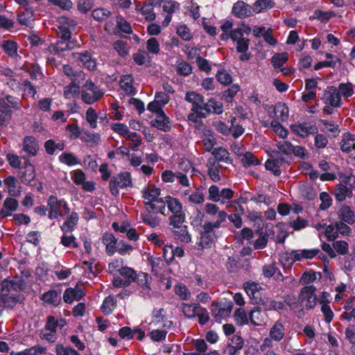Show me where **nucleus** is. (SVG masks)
Masks as SVG:
<instances>
[{
    "mask_svg": "<svg viewBox=\"0 0 355 355\" xmlns=\"http://www.w3.org/2000/svg\"><path fill=\"white\" fill-rule=\"evenodd\" d=\"M201 306L198 303H193V304H182V309L184 315L187 318H193L196 316V311L200 309Z\"/></svg>",
    "mask_w": 355,
    "mask_h": 355,
    "instance_id": "ea45409f",
    "label": "nucleus"
},
{
    "mask_svg": "<svg viewBox=\"0 0 355 355\" xmlns=\"http://www.w3.org/2000/svg\"><path fill=\"white\" fill-rule=\"evenodd\" d=\"M200 238L198 245L202 248H210L214 241V234L200 233Z\"/></svg>",
    "mask_w": 355,
    "mask_h": 355,
    "instance_id": "09e8293b",
    "label": "nucleus"
},
{
    "mask_svg": "<svg viewBox=\"0 0 355 355\" xmlns=\"http://www.w3.org/2000/svg\"><path fill=\"white\" fill-rule=\"evenodd\" d=\"M352 195V189L345 185L338 184L335 188L334 196L337 201L343 202L345 200L346 197L350 198Z\"/></svg>",
    "mask_w": 355,
    "mask_h": 355,
    "instance_id": "2f4dec72",
    "label": "nucleus"
},
{
    "mask_svg": "<svg viewBox=\"0 0 355 355\" xmlns=\"http://www.w3.org/2000/svg\"><path fill=\"white\" fill-rule=\"evenodd\" d=\"M233 308V302L224 299L220 302H213L211 305V313L216 321L229 316Z\"/></svg>",
    "mask_w": 355,
    "mask_h": 355,
    "instance_id": "7ed1b4c3",
    "label": "nucleus"
},
{
    "mask_svg": "<svg viewBox=\"0 0 355 355\" xmlns=\"http://www.w3.org/2000/svg\"><path fill=\"white\" fill-rule=\"evenodd\" d=\"M164 313V309L163 308H154L151 313V321L149 324L157 326L163 322L164 319H166Z\"/></svg>",
    "mask_w": 355,
    "mask_h": 355,
    "instance_id": "79ce46f5",
    "label": "nucleus"
},
{
    "mask_svg": "<svg viewBox=\"0 0 355 355\" xmlns=\"http://www.w3.org/2000/svg\"><path fill=\"white\" fill-rule=\"evenodd\" d=\"M64 199H58L56 196L51 195L47 200V207L49 208L48 217L49 219H57L60 216L63 217L61 211Z\"/></svg>",
    "mask_w": 355,
    "mask_h": 355,
    "instance_id": "0eeeda50",
    "label": "nucleus"
},
{
    "mask_svg": "<svg viewBox=\"0 0 355 355\" xmlns=\"http://www.w3.org/2000/svg\"><path fill=\"white\" fill-rule=\"evenodd\" d=\"M101 136L98 133H92L87 130L83 131L80 140L86 143H92L97 145L100 141Z\"/></svg>",
    "mask_w": 355,
    "mask_h": 355,
    "instance_id": "864d4df0",
    "label": "nucleus"
},
{
    "mask_svg": "<svg viewBox=\"0 0 355 355\" xmlns=\"http://www.w3.org/2000/svg\"><path fill=\"white\" fill-rule=\"evenodd\" d=\"M132 187V177L129 172H121L112 176L109 183L110 193L115 197L119 193V188L126 189Z\"/></svg>",
    "mask_w": 355,
    "mask_h": 355,
    "instance_id": "f03ea898",
    "label": "nucleus"
},
{
    "mask_svg": "<svg viewBox=\"0 0 355 355\" xmlns=\"http://www.w3.org/2000/svg\"><path fill=\"white\" fill-rule=\"evenodd\" d=\"M340 94V97L343 96L347 98L351 97L354 94V85L352 83H340L337 88Z\"/></svg>",
    "mask_w": 355,
    "mask_h": 355,
    "instance_id": "c03bdc74",
    "label": "nucleus"
},
{
    "mask_svg": "<svg viewBox=\"0 0 355 355\" xmlns=\"http://www.w3.org/2000/svg\"><path fill=\"white\" fill-rule=\"evenodd\" d=\"M173 236L182 242L189 243L191 241V235L188 231V226L183 225L181 227L175 228L172 230Z\"/></svg>",
    "mask_w": 355,
    "mask_h": 355,
    "instance_id": "473e14b6",
    "label": "nucleus"
},
{
    "mask_svg": "<svg viewBox=\"0 0 355 355\" xmlns=\"http://www.w3.org/2000/svg\"><path fill=\"white\" fill-rule=\"evenodd\" d=\"M151 125L163 132H168L171 129V122L165 113L156 116L150 122Z\"/></svg>",
    "mask_w": 355,
    "mask_h": 355,
    "instance_id": "aec40b11",
    "label": "nucleus"
},
{
    "mask_svg": "<svg viewBox=\"0 0 355 355\" xmlns=\"http://www.w3.org/2000/svg\"><path fill=\"white\" fill-rule=\"evenodd\" d=\"M193 343L197 354L206 355V351L208 349V345L204 339H193Z\"/></svg>",
    "mask_w": 355,
    "mask_h": 355,
    "instance_id": "774afa93",
    "label": "nucleus"
},
{
    "mask_svg": "<svg viewBox=\"0 0 355 355\" xmlns=\"http://www.w3.org/2000/svg\"><path fill=\"white\" fill-rule=\"evenodd\" d=\"M23 150L27 153L30 156L34 157L37 155L39 150V144L33 136H26L23 139Z\"/></svg>",
    "mask_w": 355,
    "mask_h": 355,
    "instance_id": "4be33fe9",
    "label": "nucleus"
},
{
    "mask_svg": "<svg viewBox=\"0 0 355 355\" xmlns=\"http://www.w3.org/2000/svg\"><path fill=\"white\" fill-rule=\"evenodd\" d=\"M184 100L192 104V108L191 110V112L202 110V107L205 101L202 95L194 91H189L185 94Z\"/></svg>",
    "mask_w": 355,
    "mask_h": 355,
    "instance_id": "9b49d317",
    "label": "nucleus"
},
{
    "mask_svg": "<svg viewBox=\"0 0 355 355\" xmlns=\"http://www.w3.org/2000/svg\"><path fill=\"white\" fill-rule=\"evenodd\" d=\"M18 201L11 197H7L3 203V207L0 211V219L11 216L12 212L18 208Z\"/></svg>",
    "mask_w": 355,
    "mask_h": 355,
    "instance_id": "412c9836",
    "label": "nucleus"
},
{
    "mask_svg": "<svg viewBox=\"0 0 355 355\" xmlns=\"http://www.w3.org/2000/svg\"><path fill=\"white\" fill-rule=\"evenodd\" d=\"M0 100L6 102L10 106V109L13 108L15 110H21V101L16 96L6 94L4 97L0 98Z\"/></svg>",
    "mask_w": 355,
    "mask_h": 355,
    "instance_id": "bf43d9fd",
    "label": "nucleus"
},
{
    "mask_svg": "<svg viewBox=\"0 0 355 355\" xmlns=\"http://www.w3.org/2000/svg\"><path fill=\"white\" fill-rule=\"evenodd\" d=\"M176 72L178 75L188 76L192 73V67L189 62L182 61L178 62Z\"/></svg>",
    "mask_w": 355,
    "mask_h": 355,
    "instance_id": "e2e57ef3",
    "label": "nucleus"
},
{
    "mask_svg": "<svg viewBox=\"0 0 355 355\" xmlns=\"http://www.w3.org/2000/svg\"><path fill=\"white\" fill-rule=\"evenodd\" d=\"M285 328L283 323L277 320L275 322L269 331V336L276 342L281 341L284 337Z\"/></svg>",
    "mask_w": 355,
    "mask_h": 355,
    "instance_id": "bb28decb",
    "label": "nucleus"
},
{
    "mask_svg": "<svg viewBox=\"0 0 355 355\" xmlns=\"http://www.w3.org/2000/svg\"><path fill=\"white\" fill-rule=\"evenodd\" d=\"M186 220V214L184 212L173 214L168 218V223L173 228L181 227L183 226Z\"/></svg>",
    "mask_w": 355,
    "mask_h": 355,
    "instance_id": "37998d69",
    "label": "nucleus"
},
{
    "mask_svg": "<svg viewBox=\"0 0 355 355\" xmlns=\"http://www.w3.org/2000/svg\"><path fill=\"white\" fill-rule=\"evenodd\" d=\"M63 73L68 76L71 80H78V78L84 79L85 73L80 70L74 71L69 64H64L62 67Z\"/></svg>",
    "mask_w": 355,
    "mask_h": 355,
    "instance_id": "49530a36",
    "label": "nucleus"
},
{
    "mask_svg": "<svg viewBox=\"0 0 355 355\" xmlns=\"http://www.w3.org/2000/svg\"><path fill=\"white\" fill-rule=\"evenodd\" d=\"M78 220V214L77 212L72 211L67 220L63 223L62 225L60 226L61 231L64 234L72 232L75 230Z\"/></svg>",
    "mask_w": 355,
    "mask_h": 355,
    "instance_id": "a878e982",
    "label": "nucleus"
},
{
    "mask_svg": "<svg viewBox=\"0 0 355 355\" xmlns=\"http://www.w3.org/2000/svg\"><path fill=\"white\" fill-rule=\"evenodd\" d=\"M249 319L252 324L260 326L264 322V315L262 313L261 308L255 306L249 314Z\"/></svg>",
    "mask_w": 355,
    "mask_h": 355,
    "instance_id": "c9c22d12",
    "label": "nucleus"
},
{
    "mask_svg": "<svg viewBox=\"0 0 355 355\" xmlns=\"http://www.w3.org/2000/svg\"><path fill=\"white\" fill-rule=\"evenodd\" d=\"M216 78L217 81L224 86H230L233 82L232 75L223 68L218 70Z\"/></svg>",
    "mask_w": 355,
    "mask_h": 355,
    "instance_id": "4c0bfd02",
    "label": "nucleus"
},
{
    "mask_svg": "<svg viewBox=\"0 0 355 355\" xmlns=\"http://www.w3.org/2000/svg\"><path fill=\"white\" fill-rule=\"evenodd\" d=\"M59 161L66 164L67 166H71L80 164L77 157L72 153H63L59 156Z\"/></svg>",
    "mask_w": 355,
    "mask_h": 355,
    "instance_id": "a18cd8bd",
    "label": "nucleus"
},
{
    "mask_svg": "<svg viewBox=\"0 0 355 355\" xmlns=\"http://www.w3.org/2000/svg\"><path fill=\"white\" fill-rule=\"evenodd\" d=\"M236 119L234 116H232L230 119L231 122V126L232 128V134L234 139L239 138L240 136H241L244 132L245 128L243 127L242 125L240 124H236Z\"/></svg>",
    "mask_w": 355,
    "mask_h": 355,
    "instance_id": "69168bd1",
    "label": "nucleus"
},
{
    "mask_svg": "<svg viewBox=\"0 0 355 355\" xmlns=\"http://www.w3.org/2000/svg\"><path fill=\"white\" fill-rule=\"evenodd\" d=\"M338 215L340 221L349 225H353L355 223V214L347 205H343L340 207Z\"/></svg>",
    "mask_w": 355,
    "mask_h": 355,
    "instance_id": "393cba45",
    "label": "nucleus"
},
{
    "mask_svg": "<svg viewBox=\"0 0 355 355\" xmlns=\"http://www.w3.org/2000/svg\"><path fill=\"white\" fill-rule=\"evenodd\" d=\"M291 130L295 135L301 137H307L306 123H295L290 125Z\"/></svg>",
    "mask_w": 355,
    "mask_h": 355,
    "instance_id": "0e129e2a",
    "label": "nucleus"
},
{
    "mask_svg": "<svg viewBox=\"0 0 355 355\" xmlns=\"http://www.w3.org/2000/svg\"><path fill=\"white\" fill-rule=\"evenodd\" d=\"M56 355H80L75 349L70 346L57 344L55 346Z\"/></svg>",
    "mask_w": 355,
    "mask_h": 355,
    "instance_id": "052dcab7",
    "label": "nucleus"
},
{
    "mask_svg": "<svg viewBox=\"0 0 355 355\" xmlns=\"http://www.w3.org/2000/svg\"><path fill=\"white\" fill-rule=\"evenodd\" d=\"M60 294V291L58 292L56 290L50 289L42 295L40 300L51 306L56 307L62 302Z\"/></svg>",
    "mask_w": 355,
    "mask_h": 355,
    "instance_id": "f8f14e48",
    "label": "nucleus"
},
{
    "mask_svg": "<svg viewBox=\"0 0 355 355\" xmlns=\"http://www.w3.org/2000/svg\"><path fill=\"white\" fill-rule=\"evenodd\" d=\"M260 288L259 284L254 282H247L244 284L245 291L250 298L254 300L253 303L255 304H259L262 300Z\"/></svg>",
    "mask_w": 355,
    "mask_h": 355,
    "instance_id": "4468645a",
    "label": "nucleus"
},
{
    "mask_svg": "<svg viewBox=\"0 0 355 355\" xmlns=\"http://www.w3.org/2000/svg\"><path fill=\"white\" fill-rule=\"evenodd\" d=\"M274 112L275 114H279L278 117L282 121L287 120L288 117V107L286 103L281 102L276 103L274 107Z\"/></svg>",
    "mask_w": 355,
    "mask_h": 355,
    "instance_id": "603ef678",
    "label": "nucleus"
},
{
    "mask_svg": "<svg viewBox=\"0 0 355 355\" xmlns=\"http://www.w3.org/2000/svg\"><path fill=\"white\" fill-rule=\"evenodd\" d=\"M73 58L79 60L85 68L89 70H94L96 68V60L92 58V53L89 51L76 53Z\"/></svg>",
    "mask_w": 355,
    "mask_h": 355,
    "instance_id": "ddd939ff",
    "label": "nucleus"
},
{
    "mask_svg": "<svg viewBox=\"0 0 355 355\" xmlns=\"http://www.w3.org/2000/svg\"><path fill=\"white\" fill-rule=\"evenodd\" d=\"M33 10L32 8H26L24 11L17 14V21L25 26H28L31 19L33 17Z\"/></svg>",
    "mask_w": 355,
    "mask_h": 355,
    "instance_id": "de8ad7c7",
    "label": "nucleus"
},
{
    "mask_svg": "<svg viewBox=\"0 0 355 355\" xmlns=\"http://www.w3.org/2000/svg\"><path fill=\"white\" fill-rule=\"evenodd\" d=\"M166 335L167 331L166 329H153L148 334L153 342H161L165 340Z\"/></svg>",
    "mask_w": 355,
    "mask_h": 355,
    "instance_id": "680f3d73",
    "label": "nucleus"
},
{
    "mask_svg": "<svg viewBox=\"0 0 355 355\" xmlns=\"http://www.w3.org/2000/svg\"><path fill=\"white\" fill-rule=\"evenodd\" d=\"M340 150L346 153H349L355 149V138L350 132H345L340 143Z\"/></svg>",
    "mask_w": 355,
    "mask_h": 355,
    "instance_id": "cd10ccee",
    "label": "nucleus"
},
{
    "mask_svg": "<svg viewBox=\"0 0 355 355\" xmlns=\"http://www.w3.org/2000/svg\"><path fill=\"white\" fill-rule=\"evenodd\" d=\"M316 288L313 285L306 286L302 288L299 295V301L304 303L307 310L315 308L318 301L315 295Z\"/></svg>",
    "mask_w": 355,
    "mask_h": 355,
    "instance_id": "39448f33",
    "label": "nucleus"
},
{
    "mask_svg": "<svg viewBox=\"0 0 355 355\" xmlns=\"http://www.w3.org/2000/svg\"><path fill=\"white\" fill-rule=\"evenodd\" d=\"M116 300L114 297L109 295L106 297L101 306V311L105 315H110L112 313L114 307L116 306Z\"/></svg>",
    "mask_w": 355,
    "mask_h": 355,
    "instance_id": "a19ab883",
    "label": "nucleus"
},
{
    "mask_svg": "<svg viewBox=\"0 0 355 355\" xmlns=\"http://www.w3.org/2000/svg\"><path fill=\"white\" fill-rule=\"evenodd\" d=\"M155 214L149 210V207H146L145 211L141 213L140 218L145 225L154 228L160 223L159 217Z\"/></svg>",
    "mask_w": 355,
    "mask_h": 355,
    "instance_id": "b1692460",
    "label": "nucleus"
},
{
    "mask_svg": "<svg viewBox=\"0 0 355 355\" xmlns=\"http://www.w3.org/2000/svg\"><path fill=\"white\" fill-rule=\"evenodd\" d=\"M152 277L148 273L141 271L136 274L135 282L142 288L144 295L150 296V292L151 291L150 283Z\"/></svg>",
    "mask_w": 355,
    "mask_h": 355,
    "instance_id": "a211bd4d",
    "label": "nucleus"
},
{
    "mask_svg": "<svg viewBox=\"0 0 355 355\" xmlns=\"http://www.w3.org/2000/svg\"><path fill=\"white\" fill-rule=\"evenodd\" d=\"M103 243L105 245L106 252L109 256H112L116 252L118 239L113 234L105 232L103 235Z\"/></svg>",
    "mask_w": 355,
    "mask_h": 355,
    "instance_id": "f3484780",
    "label": "nucleus"
},
{
    "mask_svg": "<svg viewBox=\"0 0 355 355\" xmlns=\"http://www.w3.org/2000/svg\"><path fill=\"white\" fill-rule=\"evenodd\" d=\"M13 112L10 106L3 100H0V127H6L11 121Z\"/></svg>",
    "mask_w": 355,
    "mask_h": 355,
    "instance_id": "5701e85b",
    "label": "nucleus"
},
{
    "mask_svg": "<svg viewBox=\"0 0 355 355\" xmlns=\"http://www.w3.org/2000/svg\"><path fill=\"white\" fill-rule=\"evenodd\" d=\"M270 127L279 137L282 139L287 137L288 131L279 122L276 120H272L270 122Z\"/></svg>",
    "mask_w": 355,
    "mask_h": 355,
    "instance_id": "13d9d810",
    "label": "nucleus"
},
{
    "mask_svg": "<svg viewBox=\"0 0 355 355\" xmlns=\"http://www.w3.org/2000/svg\"><path fill=\"white\" fill-rule=\"evenodd\" d=\"M252 7L243 1H238L234 3L232 13L239 19H244L252 15Z\"/></svg>",
    "mask_w": 355,
    "mask_h": 355,
    "instance_id": "9d476101",
    "label": "nucleus"
},
{
    "mask_svg": "<svg viewBox=\"0 0 355 355\" xmlns=\"http://www.w3.org/2000/svg\"><path fill=\"white\" fill-rule=\"evenodd\" d=\"M114 49L117 51L119 55L122 58H125L128 53L127 43L123 40H116L113 44Z\"/></svg>",
    "mask_w": 355,
    "mask_h": 355,
    "instance_id": "338daca9",
    "label": "nucleus"
},
{
    "mask_svg": "<svg viewBox=\"0 0 355 355\" xmlns=\"http://www.w3.org/2000/svg\"><path fill=\"white\" fill-rule=\"evenodd\" d=\"M322 278V274L320 272H315L313 270H310L303 273L302 276V280L304 284H310L315 281L320 280Z\"/></svg>",
    "mask_w": 355,
    "mask_h": 355,
    "instance_id": "5fc2aeb1",
    "label": "nucleus"
},
{
    "mask_svg": "<svg viewBox=\"0 0 355 355\" xmlns=\"http://www.w3.org/2000/svg\"><path fill=\"white\" fill-rule=\"evenodd\" d=\"M119 274L124 277V280L127 283L126 285L130 286L135 282L137 272L132 268L124 266L118 269Z\"/></svg>",
    "mask_w": 355,
    "mask_h": 355,
    "instance_id": "72a5a7b5",
    "label": "nucleus"
},
{
    "mask_svg": "<svg viewBox=\"0 0 355 355\" xmlns=\"http://www.w3.org/2000/svg\"><path fill=\"white\" fill-rule=\"evenodd\" d=\"M211 153L214 156L218 162H222L227 164H232V159L230 157L229 152L223 147H218L213 149Z\"/></svg>",
    "mask_w": 355,
    "mask_h": 355,
    "instance_id": "7c9ffc66",
    "label": "nucleus"
},
{
    "mask_svg": "<svg viewBox=\"0 0 355 355\" xmlns=\"http://www.w3.org/2000/svg\"><path fill=\"white\" fill-rule=\"evenodd\" d=\"M164 202L173 214L184 212L182 204L178 198L168 195L165 197Z\"/></svg>",
    "mask_w": 355,
    "mask_h": 355,
    "instance_id": "c85d7f7f",
    "label": "nucleus"
},
{
    "mask_svg": "<svg viewBox=\"0 0 355 355\" xmlns=\"http://www.w3.org/2000/svg\"><path fill=\"white\" fill-rule=\"evenodd\" d=\"M241 164L244 167L247 168L251 166H257L260 164V162L251 152L248 151L243 155Z\"/></svg>",
    "mask_w": 355,
    "mask_h": 355,
    "instance_id": "3c124183",
    "label": "nucleus"
},
{
    "mask_svg": "<svg viewBox=\"0 0 355 355\" xmlns=\"http://www.w3.org/2000/svg\"><path fill=\"white\" fill-rule=\"evenodd\" d=\"M274 3L271 0H257L254 3V11L259 13L263 10H268L273 8Z\"/></svg>",
    "mask_w": 355,
    "mask_h": 355,
    "instance_id": "4d7b16f0",
    "label": "nucleus"
},
{
    "mask_svg": "<svg viewBox=\"0 0 355 355\" xmlns=\"http://www.w3.org/2000/svg\"><path fill=\"white\" fill-rule=\"evenodd\" d=\"M336 15L333 11H323L320 9H316L311 15L310 19H317L322 23H327L331 17Z\"/></svg>",
    "mask_w": 355,
    "mask_h": 355,
    "instance_id": "e433bc0d",
    "label": "nucleus"
},
{
    "mask_svg": "<svg viewBox=\"0 0 355 355\" xmlns=\"http://www.w3.org/2000/svg\"><path fill=\"white\" fill-rule=\"evenodd\" d=\"M287 60V53H277L271 58L272 64L275 68L282 67Z\"/></svg>",
    "mask_w": 355,
    "mask_h": 355,
    "instance_id": "6e6d98bb",
    "label": "nucleus"
},
{
    "mask_svg": "<svg viewBox=\"0 0 355 355\" xmlns=\"http://www.w3.org/2000/svg\"><path fill=\"white\" fill-rule=\"evenodd\" d=\"M322 101L325 105H330L333 107H340L343 105L340 94L334 86H328L322 92Z\"/></svg>",
    "mask_w": 355,
    "mask_h": 355,
    "instance_id": "423d86ee",
    "label": "nucleus"
},
{
    "mask_svg": "<svg viewBox=\"0 0 355 355\" xmlns=\"http://www.w3.org/2000/svg\"><path fill=\"white\" fill-rule=\"evenodd\" d=\"M161 193L160 189L155 187V185H151L142 190V197L147 199L148 201L144 202L146 207L149 208L155 209V202L157 204H162L163 206L166 204L164 200L162 198H159Z\"/></svg>",
    "mask_w": 355,
    "mask_h": 355,
    "instance_id": "20e7f679",
    "label": "nucleus"
},
{
    "mask_svg": "<svg viewBox=\"0 0 355 355\" xmlns=\"http://www.w3.org/2000/svg\"><path fill=\"white\" fill-rule=\"evenodd\" d=\"M1 46L9 57L14 58L17 55L18 45L16 42L10 40H3Z\"/></svg>",
    "mask_w": 355,
    "mask_h": 355,
    "instance_id": "f704fd0d",
    "label": "nucleus"
},
{
    "mask_svg": "<svg viewBox=\"0 0 355 355\" xmlns=\"http://www.w3.org/2000/svg\"><path fill=\"white\" fill-rule=\"evenodd\" d=\"M240 90L241 86L239 84H232L227 89L217 93L216 95L220 100L224 101L227 104H232L234 98Z\"/></svg>",
    "mask_w": 355,
    "mask_h": 355,
    "instance_id": "dca6fc26",
    "label": "nucleus"
},
{
    "mask_svg": "<svg viewBox=\"0 0 355 355\" xmlns=\"http://www.w3.org/2000/svg\"><path fill=\"white\" fill-rule=\"evenodd\" d=\"M234 317L236 323L239 326L247 324L250 320L246 311L242 308L236 309Z\"/></svg>",
    "mask_w": 355,
    "mask_h": 355,
    "instance_id": "8fccbe9b",
    "label": "nucleus"
},
{
    "mask_svg": "<svg viewBox=\"0 0 355 355\" xmlns=\"http://www.w3.org/2000/svg\"><path fill=\"white\" fill-rule=\"evenodd\" d=\"M24 300L23 295H0V303L7 309H13L17 304L23 303Z\"/></svg>",
    "mask_w": 355,
    "mask_h": 355,
    "instance_id": "6ab92c4d",
    "label": "nucleus"
},
{
    "mask_svg": "<svg viewBox=\"0 0 355 355\" xmlns=\"http://www.w3.org/2000/svg\"><path fill=\"white\" fill-rule=\"evenodd\" d=\"M80 94L84 103L92 105L101 98L104 92L91 79H88L82 86Z\"/></svg>",
    "mask_w": 355,
    "mask_h": 355,
    "instance_id": "f257e3e1",
    "label": "nucleus"
},
{
    "mask_svg": "<svg viewBox=\"0 0 355 355\" xmlns=\"http://www.w3.org/2000/svg\"><path fill=\"white\" fill-rule=\"evenodd\" d=\"M202 111L207 117L208 115L221 114L223 112V105L214 98H209L207 102L203 103Z\"/></svg>",
    "mask_w": 355,
    "mask_h": 355,
    "instance_id": "6e6552de",
    "label": "nucleus"
},
{
    "mask_svg": "<svg viewBox=\"0 0 355 355\" xmlns=\"http://www.w3.org/2000/svg\"><path fill=\"white\" fill-rule=\"evenodd\" d=\"M85 295L83 290L76 286L75 288H66L62 298L65 303L71 304L74 300H80Z\"/></svg>",
    "mask_w": 355,
    "mask_h": 355,
    "instance_id": "2eb2a0df",
    "label": "nucleus"
},
{
    "mask_svg": "<svg viewBox=\"0 0 355 355\" xmlns=\"http://www.w3.org/2000/svg\"><path fill=\"white\" fill-rule=\"evenodd\" d=\"M74 45L70 40H60L53 45V50L55 53L60 54L65 51L72 49Z\"/></svg>",
    "mask_w": 355,
    "mask_h": 355,
    "instance_id": "58836bf2",
    "label": "nucleus"
},
{
    "mask_svg": "<svg viewBox=\"0 0 355 355\" xmlns=\"http://www.w3.org/2000/svg\"><path fill=\"white\" fill-rule=\"evenodd\" d=\"M243 346L244 339L237 334L233 335L230 339V343L224 349L223 353L227 355H239Z\"/></svg>",
    "mask_w": 355,
    "mask_h": 355,
    "instance_id": "1a4fd4ad",
    "label": "nucleus"
},
{
    "mask_svg": "<svg viewBox=\"0 0 355 355\" xmlns=\"http://www.w3.org/2000/svg\"><path fill=\"white\" fill-rule=\"evenodd\" d=\"M20 180L21 182L26 185H35V167H31L30 168H24V171L21 173Z\"/></svg>",
    "mask_w": 355,
    "mask_h": 355,
    "instance_id": "c756f323",
    "label": "nucleus"
}]
</instances>
